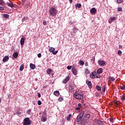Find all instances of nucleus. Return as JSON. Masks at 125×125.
Here are the masks:
<instances>
[{
  "mask_svg": "<svg viewBox=\"0 0 125 125\" xmlns=\"http://www.w3.org/2000/svg\"><path fill=\"white\" fill-rule=\"evenodd\" d=\"M49 12V15H52V16H53L54 17H55L57 14V10L55 8L53 7L50 8Z\"/></svg>",
  "mask_w": 125,
  "mask_h": 125,
  "instance_id": "nucleus-1",
  "label": "nucleus"
},
{
  "mask_svg": "<svg viewBox=\"0 0 125 125\" xmlns=\"http://www.w3.org/2000/svg\"><path fill=\"white\" fill-rule=\"evenodd\" d=\"M32 125V121L30 120V118H25L23 120V125Z\"/></svg>",
  "mask_w": 125,
  "mask_h": 125,
  "instance_id": "nucleus-2",
  "label": "nucleus"
},
{
  "mask_svg": "<svg viewBox=\"0 0 125 125\" xmlns=\"http://www.w3.org/2000/svg\"><path fill=\"white\" fill-rule=\"evenodd\" d=\"M49 50L50 52H52V53L54 54V55L57 54V53L58 52V51H55V48L52 47H50Z\"/></svg>",
  "mask_w": 125,
  "mask_h": 125,
  "instance_id": "nucleus-3",
  "label": "nucleus"
},
{
  "mask_svg": "<svg viewBox=\"0 0 125 125\" xmlns=\"http://www.w3.org/2000/svg\"><path fill=\"white\" fill-rule=\"evenodd\" d=\"M84 115V111H79V120L81 121L82 119H83V115Z\"/></svg>",
  "mask_w": 125,
  "mask_h": 125,
  "instance_id": "nucleus-4",
  "label": "nucleus"
},
{
  "mask_svg": "<svg viewBox=\"0 0 125 125\" xmlns=\"http://www.w3.org/2000/svg\"><path fill=\"white\" fill-rule=\"evenodd\" d=\"M86 83L90 89L92 88V83H91V81H86Z\"/></svg>",
  "mask_w": 125,
  "mask_h": 125,
  "instance_id": "nucleus-5",
  "label": "nucleus"
},
{
  "mask_svg": "<svg viewBox=\"0 0 125 125\" xmlns=\"http://www.w3.org/2000/svg\"><path fill=\"white\" fill-rule=\"evenodd\" d=\"M70 81V76H67L66 78L62 81L63 83H67L68 82Z\"/></svg>",
  "mask_w": 125,
  "mask_h": 125,
  "instance_id": "nucleus-6",
  "label": "nucleus"
},
{
  "mask_svg": "<svg viewBox=\"0 0 125 125\" xmlns=\"http://www.w3.org/2000/svg\"><path fill=\"white\" fill-rule=\"evenodd\" d=\"M71 71L73 75H74L75 76L78 74V71L75 68L73 67L71 69Z\"/></svg>",
  "mask_w": 125,
  "mask_h": 125,
  "instance_id": "nucleus-7",
  "label": "nucleus"
},
{
  "mask_svg": "<svg viewBox=\"0 0 125 125\" xmlns=\"http://www.w3.org/2000/svg\"><path fill=\"white\" fill-rule=\"evenodd\" d=\"M8 60H9V56H5L3 58V60H2V61H3V62H7V61H8Z\"/></svg>",
  "mask_w": 125,
  "mask_h": 125,
  "instance_id": "nucleus-8",
  "label": "nucleus"
},
{
  "mask_svg": "<svg viewBox=\"0 0 125 125\" xmlns=\"http://www.w3.org/2000/svg\"><path fill=\"white\" fill-rule=\"evenodd\" d=\"M98 63L99 65H101V66H104L105 65V61H104L99 60Z\"/></svg>",
  "mask_w": 125,
  "mask_h": 125,
  "instance_id": "nucleus-9",
  "label": "nucleus"
},
{
  "mask_svg": "<svg viewBox=\"0 0 125 125\" xmlns=\"http://www.w3.org/2000/svg\"><path fill=\"white\" fill-rule=\"evenodd\" d=\"M20 42L21 45H24V43H25V37L21 39Z\"/></svg>",
  "mask_w": 125,
  "mask_h": 125,
  "instance_id": "nucleus-10",
  "label": "nucleus"
},
{
  "mask_svg": "<svg viewBox=\"0 0 125 125\" xmlns=\"http://www.w3.org/2000/svg\"><path fill=\"white\" fill-rule=\"evenodd\" d=\"M90 12L92 14H95L96 13V9L95 8H92L90 10Z\"/></svg>",
  "mask_w": 125,
  "mask_h": 125,
  "instance_id": "nucleus-11",
  "label": "nucleus"
},
{
  "mask_svg": "<svg viewBox=\"0 0 125 125\" xmlns=\"http://www.w3.org/2000/svg\"><path fill=\"white\" fill-rule=\"evenodd\" d=\"M90 118V115L89 114H86L85 115L83 119L85 120V121H86L87 120H88Z\"/></svg>",
  "mask_w": 125,
  "mask_h": 125,
  "instance_id": "nucleus-12",
  "label": "nucleus"
},
{
  "mask_svg": "<svg viewBox=\"0 0 125 125\" xmlns=\"http://www.w3.org/2000/svg\"><path fill=\"white\" fill-rule=\"evenodd\" d=\"M114 20H116L115 17H111L108 20V22L109 24H111L112 23V21H114Z\"/></svg>",
  "mask_w": 125,
  "mask_h": 125,
  "instance_id": "nucleus-13",
  "label": "nucleus"
},
{
  "mask_svg": "<svg viewBox=\"0 0 125 125\" xmlns=\"http://www.w3.org/2000/svg\"><path fill=\"white\" fill-rule=\"evenodd\" d=\"M46 120H47L46 116L44 115H42V117L41 118V122H44L46 121Z\"/></svg>",
  "mask_w": 125,
  "mask_h": 125,
  "instance_id": "nucleus-14",
  "label": "nucleus"
},
{
  "mask_svg": "<svg viewBox=\"0 0 125 125\" xmlns=\"http://www.w3.org/2000/svg\"><path fill=\"white\" fill-rule=\"evenodd\" d=\"M96 76V72L94 71L92 73V75L90 76L91 79H94Z\"/></svg>",
  "mask_w": 125,
  "mask_h": 125,
  "instance_id": "nucleus-15",
  "label": "nucleus"
},
{
  "mask_svg": "<svg viewBox=\"0 0 125 125\" xmlns=\"http://www.w3.org/2000/svg\"><path fill=\"white\" fill-rule=\"evenodd\" d=\"M97 74H102V73H103V69H102V68H100L98 69L97 71Z\"/></svg>",
  "mask_w": 125,
  "mask_h": 125,
  "instance_id": "nucleus-16",
  "label": "nucleus"
},
{
  "mask_svg": "<svg viewBox=\"0 0 125 125\" xmlns=\"http://www.w3.org/2000/svg\"><path fill=\"white\" fill-rule=\"evenodd\" d=\"M30 67L32 70H34L36 68V65L33 63H30Z\"/></svg>",
  "mask_w": 125,
  "mask_h": 125,
  "instance_id": "nucleus-17",
  "label": "nucleus"
},
{
  "mask_svg": "<svg viewBox=\"0 0 125 125\" xmlns=\"http://www.w3.org/2000/svg\"><path fill=\"white\" fill-rule=\"evenodd\" d=\"M13 56L14 58H17L18 57V52H16L13 53Z\"/></svg>",
  "mask_w": 125,
  "mask_h": 125,
  "instance_id": "nucleus-18",
  "label": "nucleus"
},
{
  "mask_svg": "<svg viewBox=\"0 0 125 125\" xmlns=\"http://www.w3.org/2000/svg\"><path fill=\"white\" fill-rule=\"evenodd\" d=\"M59 94H60V93H59V91H55L54 92V95H55V96H59Z\"/></svg>",
  "mask_w": 125,
  "mask_h": 125,
  "instance_id": "nucleus-19",
  "label": "nucleus"
},
{
  "mask_svg": "<svg viewBox=\"0 0 125 125\" xmlns=\"http://www.w3.org/2000/svg\"><path fill=\"white\" fill-rule=\"evenodd\" d=\"M108 80H109V82H114V81H115V78L110 76L108 78Z\"/></svg>",
  "mask_w": 125,
  "mask_h": 125,
  "instance_id": "nucleus-20",
  "label": "nucleus"
},
{
  "mask_svg": "<svg viewBox=\"0 0 125 125\" xmlns=\"http://www.w3.org/2000/svg\"><path fill=\"white\" fill-rule=\"evenodd\" d=\"M85 121H86V120H85L83 119V120H81V123H80L81 125H85Z\"/></svg>",
  "mask_w": 125,
  "mask_h": 125,
  "instance_id": "nucleus-21",
  "label": "nucleus"
},
{
  "mask_svg": "<svg viewBox=\"0 0 125 125\" xmlns=\"http://www.w3.org/2000/svg\"><path fill=\"white\" fill-rule=\"evenodd\" d=\"M74 97L76 98V99H79V94L78 93H74Z\"/></svg>",
  "mask_w": 125,
  "mask_h": 125,
  "instance_id": "nucleus-22",
  "label": "nucleus"
},
{
  "mask_svg": "<svg viewBox=\"0 0 125 125\" xmlns=\"http://www.w3.org/2000/svg\"><path fill=\"white\" fill-rule=\"evenodd\" d=\"M7 4L8 5V6H9L10 7H14V5L13 4V3L10 2V3H8L7 2Z\"/></svg>",
  "mask_w": 125,
  "mask_h": 125,
  "instance_id": "nucleus-23",
  "label": "nucleus"
},
{
  "mask_svg": "<svg viewBox=\"0 0 125 125\" xmlns=\"http://www.w3.org/2000/svg\"><path fill=\"white\" fill-rule=\"evenodd\" d=\"M51 69L49 68L46 70V73L48 75H49V76H50V73H51Z\"/></svg>",
  "mask_w": 125,
  "mask_h": 125,
  "instance_id": "nucleus-24",
  "label": "nucleus"
},
{
  "mask_svg": "<svg viewBox=\"0 0 125 125\" xmlns=\"http://www.w3.org/2000/svg\"><path fill=\"white\" fill-rule=\"evenodd\" d=\"M24 70V64H22L21 65L20 67V71H22Z\"/></svg>",
  "mask_w": 125,
  "mask_h": 125,
  "instance_id": "nucleus-25",
  "label": "nucleus"
},
{
  "mask_svg": "<svg viewBox=\"0 0 125 125\" xmlns=\"http://www.w3.org/2000/svg\"><path fill=\"white\" fill-rule=\"evenodd\" d=\"M72 117V114H69V115L67 116L66 120L67 121H71V117Z\"/></svg>",
  "mask_w": 125,
  "mask_h": 125,
  "instance_id": "nucleus-26",
  "label": "nucleus"
},
{
  "mask_svg": "<svg viewBox=\"0 0 125 125\" xmlns=\"http://www.w3.org/2000/svg\"><path fill=\"white\" fill-rule=\"evenodd\" d=\"M79 64L81 66H83V65H84V62H83V61L80 60L79 61Z\"/></svg>",
  "mask_w": 125,
  "mask_h": 125,
  "instance_id": "nucleus-27",
  "label": "nucleus"
},
{
  "mask_svg": "<svg viewBox=\"0 0 125 125\" xmlns=\"http://www.w3.org/2000/svg\"><path fill=\"white\" fill-rule=\"evenodd\" d=\"M69 91L72 92L73 91V89H74V87L73 86L70 85L69 87Z\"/></svg>",
  "mask_w": 125,
  "mask_h": 125,
  "instance_id": "nucleus-28",
  "label": "nucleus"
},
{
  "mask_svg": "<svg viewBox=\"0 0 125 125\" xmlns=\"http://www.w3.org/2000/svg\"><path fill=\"white\" fill-rule=\"evenodd\" d=\"M3 17H4V18H6L7 19H8V18H9V15L7 14H4Z\"/></svg>",
  "mask_w": 125,
  "mask_h": 125,
  "instance_id": "nucleus-29",
  "label": "nucleus"
},
{
  "mask_svg": "<svg viewBox=\"0 0 125 125\" xmlns=\"http://www.w3.org/2000/svg\"><path fill=\"white\" fill-rule=\"evenodd\" d=\"M96 89L98 90V91H101V87L100 86L96 85Z\"/></svg>",
  "mask_w": 125,
  "mask_h": 125,
  "instance_id": "nucleus-30",
  "label": "nucleus"
},
{
  "mask_svg": "<svg viewBox=\"0 0 125 125\" xmlns=\"http://www.w3.org/2000/svg\"><path fill=\"white\" fill-rule=\"evenodd\" d=\"M120 98H121V100H122V101H125V95H124L121 96Z\"/></svg>",
  "mask_w": 125,
  "mask_h": 125,
  "instance_id": "nucleus-31",
  "label": "nucleus"
},
{
  "mask_svg": "<svg viewBox=\"0 0 125 125\" xmlns=\"http://www.w3.org/2000/svg\"><path fill=\"white\" fill-rule=\"evenodd\" d=\"M76 119H77V120H76V121H75V125H79V117L77 116Z\"/></svg>",
  "mask_w": 125,
  "mask_h": 125,
  "instance_id": "nucleus-32",
  "label": "nucleus"
},
{
  "mask_svg": "<svg viewBox=\"0 0 125 125\" xmlns=\"http://www.w3.org/2000/svg\"><path fill=\"white\" fill-rule=\"evenodd\" d=\"M28 20L27 17H24L22 19V22H24V21H26V20Z\"/></svg>",
  "mask_w": 125,
  "mask_h": 125,
  "instance_id": "nucleus-33",
  "label": "nucleus"
},
{
  "mask_svg": "<svg viewBox=\"0 0 125 125\" xmlns=\"http://www.w3.org/2000/svg\"><path fill=\"white\" fill-rule=\"evenodd\" d=\"M79 99H83V95L82 94H79Z\"/></svg>",
  "mask_w": 125,
  "mask_h": 125,
  "instance_id": "nucleus-34",
  "label": "nucleus"
},
{
  "mask_svg": "<svg viewBox=\"0 0 125 125\" xmlns=\"http://www.w3.org/2000/svg\"><path fill=\"white\" fill-rule=\"evenodd\" d=\"M98 124L99 125H103V122L101 120L98 121Z\"/></svg>",
  "mask_w": 125,
  "mask_h": 125,
  "instance_id": "nucleus-35",
  "label": "nucleus"
},
{
  "mask_svg": "<svg viewBox=\"0 0 125 125\" xmlns=\"http://www.w3.org/2000/svg\"><path fill=\"white\" fill-rule=\"evenodd\" d=\"M31 112H32V110L31 109H28L27 110V113L28 115H30V114H31Z\"/></svg>",
  "mask_w": 125,
  "mask_h": 125,
  "instance_id": "nucleus-36",
  "label": "nucleus"
},
{
  "mask_svg": "<svg viewBox=\"0 0 125 125\" xmlns=\"http://www.w3.org/2000/svg\"><path fill=\"white\" fill-rule=\"evenodd\" d=\"M124 1V0H117L118 3H122Z\"/></svg>",
  "mask_w": 125,
  "mask_h": 125,
  "instance_id": "nucleus-37",
  "label": "nucleus"
},
{
  "mask_svg": "<svg viewBox=\"0 0 125 125\" xmlns=\"http://www.w3.org/2000/svg\"><path fill=\"white\" fill-rule=\"evenodd\" d=\"M63 98L62 97H60L59 98V102H62V101H63Z\"/></svg>",
  "mask_w": 125,
  "mask_h": 125,
  "instance_id": "nucleus-38",
  "label": "nucleus"
},
{
  "mask_svg": "<svg viewBox=\"0 0 125 125\" xmlns=\"http://www.w3.org/2000/svg\"><path fill=\"white\" fill-rule=\"evenodd\" d=\"M120 88H121L122 90H125V85L121 86H120Z\"/></svg>",
  "mask_w": 125,
  "mask_h": 125,
  "instance_id": "nucleus-39",
  "label": "nucleus"
},
{
  "mask_svg": "<svg viewBox=\"0 0 125 125\" xmlns=\"http://www.w3.org/2000/svg\"><path fill=\"white\" fill-rule=\"evenodd\" d=\"M122 51L119 50V51H118V55H119V56L122 55Z\"/></svg>",
  "mask_w": 125,
  "mask_h": 125,
  "instance_id": "nucleus-40",
  "label": "nucleus"
},
{
  "mask_svg": "<svg viewBox=\"0 0 125 125\" xmlns=\"http://www.w3.org/2000/svg\"><path fill=\"white\" fill-rule=\"evenodd\" d=\"M109 121L111 123H114V119L113 118H110L109 119Z\"/></svg>",
  "mask_w": 125,
  "mask_h": 125,
  "instance_id": "nucleus-41",
  "label": "nucleus"
},
{
  "mask_svg": "<svg viewBox=\"0 0 125 125\" xmlns=\"http://www.w3.org/2000/svg\"><path fill=\"white\" fill-rule=\"evenodd\" d=\"M37 103H38V105H42V102H41V101H40V100L38 101Z\"/></svg>",
  "mask_w": 125,
  "mask_h": 125,
  "instance_id": "nucleus-42",
  "label": "nucleus"
},
{
  "mask_svg": "<svg viewBox=\"0 0 125 125\" xmlns=\"http://www.w3.org/2000/svg\"><path fill=\"white\" fill-rule=\"evenodd\" d=\"M67 70H71L72 69V66H67Z\"/></svg>",
  "mask_w": 125,
  "mask_h": 125,
  "instance_id": "nucleus-43",
  "label": "nucleus"
},
{
  "mask_svg": "<svg viewBox=\"0 0 125 125\" xmlns=\"http://www.w3.org/2000/svg\"><path fill=\"white\" fill-rule=\"evenodd\" d=\"M118 11H123V9L122 8V7H119L118 8Z\"/></svg>",
  "mask_w": 125,
  "mask_h": 125,
  "instance_id": "nucleus-44",
  "label": "nucleus"
},
{
  "mask_svg": "<svg viewBox=\"0 0 125 125\" xmlns=\"http://www.w3.org/2000/svg\"><path fill=\"white\" fill-rule=\"evenodd\" d=\"M85 72L86 74H89V71L88 69H85Z\"/></svg>",
  "mask_w": 125,
  "mask_h": 125,
  "instance_id": "nucleus-45",
  "label": "nucleus"
},
{
  "mask_svg": "<svg viewBox=\"0 0 125 125\" xmlns=\"http://www.w3.org/2000/svg\"><path fill=\"white\" fill-rule=\"evenodd\" d=\"M38 57H39V58H41V57H42V54L41 53L38 54Z\"/></svg>",
  "mask_w": 125,
  "mask_h": 125,
  "instance_id": "nucleus-46",
  "label": "nucleus"
},
{
  "mask_svg": "<svg viewBox=\"0 0 125 125\" xmlns=\"http://www.w3.org/2000/svg\"><path fill=\"white\" fill-rule=\"evenodd\" d=\"M75 7L76 9L79 8V3H77L75 5Z\"/></svg>",
  "mask_w": 125,
  "mask_h": 125,
  "instance_id": "nucleus-47",
  "label": "nucleus"
},
{
  "mask_svg": "<svg viewBox=\"0 0 125 125\" xmlns=\"http://www.w3.org/2000/svg\"><path fill=\"white\" fill-rule=\"evenodd\" d=\"M85 66L86 67L87 66H88V62H85V64H84Z\"/></svg>",
  "mask_w": 125,
  "mask_h": 125,
  "instance_id": "nucleus-48",
  "label": "nucleus"
},
{
  "mask_svg": "<svg viewBox=\"0 0 125 125\" xmlns=\"http://www.w3.org/2000/svg\"><path fill=\"white\" fill-rule=\"evenodd\" d=\"M114 104H116V105H118L119 104H118V101H114Z\"/></svg>",
  "mask_w": 125,
  "mask_h": 125,
  "instance_id": "nucleus-49",
  "label": "nucleus"
},
{
  "mask_svg": "<svg viewBox=\"0 0 125 125\" xmlns=\"http://www.w3.org/2000/svg\"><path fill=\"white\" fill-rule=\"evenodd\" d=\"M0 4H3V0H0Z\"/></svg>",
  "mask_w": 125,
  "mask_h": 125,
  "instance_id": "nucleus-50",
  "label": "nucleus"
},
{
  "mask_svg": "<svg viewBox=\"0 0 125 125\" xmlns=\"http://www.w3.org/2000/svg\"><path fill=\"white\" fill-rule=\"evenodd\" d=\"M0 10H4V8L3 7L0 6Z\"/></svg>",
  "mask_w": 125,
  "mask_h": 125,
  "instance_id": "nucleus-51",
  "label": "nucleus"
},
{
  "mask_svg": "<svg viewBox=\"0 0 125 125\" xmlns=\"http://www.w3.org/2000/svg\"><path fill=\"white\" fill-rule=\"evenodd\" d=\"M8 98L9 99H10V98H11V95L9 94L8 96Z\"/></svg>",
  "mask_w": 125,
  "mask_h": 125,
  "instance_id": "nucleus-52",
  "label": "nucleus"
},
{
  "mask_svg": "<svg viewBox=\"0 0 125 125\" xmlns=\"http://www.w3.org/2000/svg\"><path fill=\"white\" fill-rule=\"evenodd\" d=\"M38 97H39V98H41V94H40V93H38Z\"/></svg>",
  "mask_w": 125,
  "mask_h": 125,
  "instance_id": "nucleus-53",
  "label": "nucleus"
},
{
  "mask_svg": "<svg viewBox=\"0 0 125 125\" xmlns=\"http://www.w3.org/2000/svg\"><path fill=\"white\" fill-rule=\"evenodd\" d=\"M43 24L44 25V26H45L46 25V21H44L43 22Z\"/></svg>",
  "mask_w": 125,
  "mask_h": 125,
  "instance_id": "nucleus-54",
  "label": "nucleus"
},
{
  "mask_svg": "<svg viewBox=\"0 0 125 125\" xmlns=\"http://www.w3.org/2000/svg\"><path fill=\"white\" fill-rule=\"evenodd\" d=\"M103 91L105 92V86H104V87H103Z\"/></svg>",
  "mask_w": 125,
  "mask_h": 125,
  "instance_id": "nucleus-55",
  "label": "nucleus"
},
{
  "mask_svg": "<svg viewBox=\"0 0 125 125\" xmlns=\"http://www.w3.org/2000/svg\"><path fill=\"white\" fill-rule=\"evenodd\" d=\"M80 7H82V4L80 3L79 4V8H80Z\"/></svg>",
  "mask_w": 125,
  "mask_h": 125,
  "instance_id": "nucleus-56",
  "label": "nucleus"
},
{
  "mask_svg": "<svg viewBox=\"0 0 125 125\" xmlns=\"http://www.w3.org/2000/svg\"><path fill=\"white\" fill-rule=\"evenodd\" d=\"M119 48H123V46L121 45H120L119 46Z\"/></svg>",
  "mask_w": 125,
  "mask_h": 125,
  "instance_id": "nucleus-57",
  "label": "nucleus"
},
{
  "mask_svg": "<svg viewBox=\"0 0 125 125\" xmlns=\"http://www.w3.org/2000/svg\"><path fill=\"white\" fill-rule=\"evenodd\" d=\"M69 1L70 3H72V2H73V0H69Z\"/></svg>",
  "mask_w": 125,
  "mask_h": 125,
  "instance_id": "nucleus-58",
  "label": "nucleus"
},
{
  "mask_svg": "<svg viewBox=\"0 0 125 125\" xmlns=\"http://www.w3.org/2000/svg\"><path fill=\"white\" fill-rule=\"evenodd\" d=\"M79 108L82 107V104H79Z\"/></svg>",
  "mask_w": 125,
  "mask_h": 125,
  "instance_id": "nucleus-59",
  "label": "nucleus"
},
{
  "mask_svg": "<svg viewBox=\"0 0 125 125\" xmlns=\"http://www.w3.org/2000/svg\"><path fill=\"white\" fill-rule=\"evenodd\" d=\"M83 100H82V101H81V102H82V103H83Z\"/></svg>",
  "mask_w": 125,
  "mask_h": 125,
  "instance_id": "nucleus-60",
  "label": "nucleus"
},
{
  "mask_svg": "<svg viewBox=\"0 0 125 125\" xmlns=\"http://www.w3.org/2000/svg\"><path fill=\"white\" fill-rule=\"evenodd\" d=\"M76 110H79V107L76 108Z\"/></svg>",
  "mask_w": 125,
  "mask_h": 125,
  "instance_id": "nucleus-61",
  "label": "nucleus"
},
{
  "mask_svg": "<svg viewBox=\"0 0 125 125\" xmlns=\"http://www.w3.org/2000/svg\"><path fill=\"white\" fill-rule=\"evenodd\" d=\"M1 103V99H0V103Z\"/></svg>",
  "mask_w": 125,
  "mask_h": 125,
  "instance_id": "nucleus-62",
  "label": "nucleus"
},
{
  "mask_svg": "<svg viewBox=\"0 0 125 125\" xmlns=\"http://www.w3.org/2000/svg\"><path fill=\"white\" fill-rule=\"evenodd\" d=\"M1 65V64L0 63V66Z\"/></svg>",
  "mask_w": 125,
  "mask_h": 125,
  "instance_id": "nucleus-63",
  "label": "nucleus"
}]
</instances>
